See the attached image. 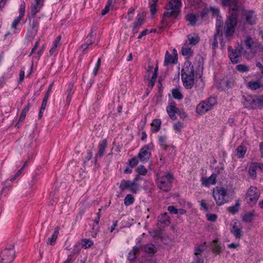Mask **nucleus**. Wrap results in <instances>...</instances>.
Listing matches in <instances>:
<instances>
[{
  "label": "nucleus",
  "instance_id": "nucleus-1",
  "mask_svg": "<svg viewBox=\"0 0 263 263\" xmlns=\"http://www.w3.org/2000/svg\"><path fill=\"white\" fill-rule=\"evenodd\" d=\"M234 10L228 15L224 24L221 16L217 17L216 22V32L221 35L220 45L224 47L225 44L232 39L237 24V15Z\"/></svg>",
  "mask_w": 263,
  "mask_h": 263
},
{
  "label": "nucleus",
  "instance_id": "nucleus-2",
  "mask_svg": "<svg viewBox=\"0 0 263 263\" xmlns=\"http://www.w3.org/2000/svg\"><path fill=\"white\" fill-rule=\"evenodd\" d=\"M157 186L160 190L168 192L171 189L172 181L174 180V177L172 174L160 171L157 173Z\"/></svg>",
  "mask_w": 263,
  "mask_h": 263
},
{
  "label": "nucleus",
  "instance_id": "nucleus-3",
  "mask_svg": "<svg viewBox=\"0 0 263 263\" xmlns=\"http://www.w3.org/2000/svg\"><path fill=\"white\" fill-rule=\"evenodd\" d=\"M217 104V99L215 97H210L206 100L201 101L196 107V112L202 115L210 110Z\"/></svg>",
  "mask_w": 263,
  "mask_h": 263
},
{
  "label": "nucleus",
  "instance_id": "nucleus-4",
  "mask_svg": "<svg viewBox=\"0 0 263 263\" xmlns=\"http://www.w3.org/2000/svg\"><path fill=\"white\" fill-rule=\"evenodd\" d=\"M260 196V191L254 186H251L246 195L247 203L250 205H255Z\"/></svg>",
  "mask_w": 263,
  "mask_h": 263
},
{
  "label": "nucleus",
  "instance_id": "nucleus-5",
  "mask_svg": "<svg viewBox=\"0 0 263 263\" xmlns=\"http://www.w3.org/2000/svg\"><path fill=\"white\" fill-rule=\"evenodd\" d=\"M227 193V190L224 187L217 186L214 189L213 196L217 205H221L226 202L225 197Z\"/></svg>",
  "mask_w": 263,
  "mask_h": 263
},
{
  "label": "nucleus",
  "instance_id": "nucleus-6",
  "mask_svg": "<svg viewBox=\"0 0 263 263\" xmlns=\"http://www.w3.org/2000/svg\"><path fill=\"white\" fill-rule=\"evenodd\" d=\"M257 96L248 95H243L242 97V104L249 109H257Z\"/></svg>",
  "mask_w": 263,
  "mask_h": 263
},
{
  "label": "nucleus",
  "instance_id": "nucleus-7",
  "mask_svg": "<svg viewBox=\"0 0 263 263\" xmlns=\"http://www.w3.org/2000/svg\"><path fill=\"white\" fill-rule=\"evenodd\" d=\"M15 250L13 248L5 249L1 253V263H12L15 258Z\"/></svg>",
  "mask_w": 263,
  "mask_h": 263
},
{
  "label": "nucleus",
  "instance_id": "nucleus-8",
  "mask_svg": "<svg viewBox=\"0 0 263 263\" xmlns=\"http://www.w3.org/2000/svg\"><path fill=\"white\" fill-rule=\"evenodd\" d=\"M119 188L121 192H123L126 189H128L133 193L136 194L138 191L135 182L128 180H122L119 185Z\"/></svg>",
  "mask_w": 263,
  "mask_h": 263
},
{
  "label": "nucleus",
  "instance_id": "nucleus-9",
  "mask_svg": "<svg viewBox=\"0 0 263 263\" xmlns=\"http://www.w3.org/2000/svg\"><path fill=\"white\" fill-rule=\"evenodd\" d=\"M221 3L223 6L230 7L229 15L230 14L231 11L234 10L237 15V18H238V13L240 8L238 6V2L236 0H222Z\"/></svg>",
  "mask_w": 263,
  "mask_h": 263
},
{
  "label": "nucleus",
  "instance_id": "nucleus-10",
  "mask_svg": "<svg viewBox=\"0 0 263 263\" xmlns=\"http://www.w3.org/2000/svg\"><path fill=\"white\" fill-rule=\"evenodd\" d=\"M151 157V152L148 145L143 147L138 155V158L142 162H146Z\"/></svg>",
  "mask_w": 263,
  "mask_h": 263
},
{
  "label": "nucleus",
  "instance_id": "nucleus-11",
  "mask_svg": "<svg viewBox=\"0 0 263 263\" xmlns=\"http://www.w3.org/2000/svg\"><path fill=\"white\" fill-rule=\"evenodd\" d=\"M194 76V69L192 62L189 61H186L183 65L181 70V76Z\"/></svg>",
  "mask_w": 263,
  "mask_h": 263
},
{
  "label": "nucleus",
  "instance_id": "nucleus-12",
  "mask_svg": "<svg viewBox=\"0 0 263 263\" xmlns=\"http://www.w3.org/2000/svg\"><path fill=\"white\" fill-rule=\"evenodd\" d=\"M244 15L246 17V21L248 24L254 25L256 23L257 17L254 11H246Z\"/></svg>",
  "mask_w": 263,
  "mask_h": 263
},
{
  "label": "nucleus",
  "instance_id": "nucleus-13",
  "mask_svg": "<svg viewBox=\"0 0 263 263\" xmlns=\"http://www.w3.org/2000/svg\"><path fill=\"white\" fill-rule=\"evenodd\" d=\"M183 86L186 89H191L194 84V76H181Z\"/></svg>",
  "mask_w": 263,
  "mask_h": 263
},
{
  "label": "nucleus",
  "instance_id": "nucleus-14",
  "mask_svg": "<svg viewBox=\"0 0 263 263\" xmlns=\"http://www.w3.org/2000/svg\"><path fill=\"white\" fill-rule=\"evenodd\" d=\"M229 57L232 63L236 64L239 62V58L240 55L231 47L229 46L228 48Z\"/></svg>",
  "mask_w": 263,
  "mask_h": 263
},
{
  "label": "nucleus",
  "instance_id": "nucleus-15",
  "mask_svg": "<svg viewBox=\"0 0 263 263\" xmlns=\"http://www.w3.org/2000/svg\"><path fill=\"white\" fill-rule=\"evenodd\" d=\"M178 108L176 107L175 102L170 103L166 108V111L170 117L173 119H176V114H178Z\"/></svg>",
  "mask_w": 263,
  "mask_h": 263
},
{
  "label": "nucleus",
  "instance_id": "nucleus-16",
  "mask_svg": "<svg viewBox=\"0 0 263 263\" xmlns=\"http://www.w3.org/2000/svg\"><path fill=\"white\" fill-rule=\"evenodd\" d=\"M172 10L170 12H166L163 13L162 19L161 20V23L163 25V26H166V19L167 18L173 17L174 18H176L179 12V11L175 10L174 9H172Z\"/></svg>",
  "mask_w": 263,
  "mask_h": 263
},
{
  "label": "nucleus",
  "instance_id": "nucleus-17",
  "mask_svg": "<svg viewBox=\"0 0 263 263\" xmlns=\"http://www.w3.org/2000/svg\"><path fill=\"white\" fill-rule=\"evenodd\" d=\"M210 246L212 247V250L214 253L220 254L222 252V248L221 246V243L218 239H214L211 243Z\"/></svg>",
  "mask_w": 263,
  "mask_h": 263
},
{
  "label": "nucleus",
  "instance_id": "nucleus-18",
  "mask_svg": "<svg viewBox=\"0 0 263 263\" xmlns=\"http://www.w3.org/2000/svg\"><path fill=\"white\" fill-rule=\"evenodd\" d=\"M181 6V0H171L167 6L165 7L167 9H174L180 12V8Z\"/></svg>",
  "mask_w": 263,
  "mask_h": 263
},
{
  "label": "nucleus",
  "instance_id": "nucleus-19",
  "mask_svg": "<svg viewBox=\"0 0 263 263\" xmlns=\"http://www.w3.org/2000/svg\"><path fill=\"white\" fill-rule=\"evenodd\" d=\"M144 22V14L143 13H139L136 17V20L135 22L133 28V31L136 33L137 32V29L139 28L143 24Z\"/></svg>",
  "mask_w": 263,
  "mask_h": 263
},
{
  "label": "nucleus",
  "instance_id": "nucleus-20",
  "mask_svg": "<svg viewBox=\"0 0 263 263\" xmlns=\"http://www.w3.org/2000/svg\"><path fill=\"white\" fill-rule=\"evenodd\" d=\"M43 5V2L42 0H34V4L31 7V15L34 17L35 15L38 12Z\"/></svg>",
  "mask_w": 263,
  "mask_h": 263
},
{
  "label": "nucleus",
  "instance_id": "nucleus-21",
  "mask_svg": "<svg viewBox=\"0 0 263 263\" xmlns=\"http://www.w3.org/2000/svg\"><path fill=\"white\" fill-rule=\"evenodd\" d=\"M234 224L231 229V232L237 238H240L242 236V232L239 227L237 225L236 220L233 221Z\"/></svg>",
  "mask_w": 263,
  "mask_h": 263
},
{
  "label": "nucleus",
  "instance_id": "nucleus-22",
  "mask_svg": "<svg viewBox=\"0 0 263 263\" xmlns=\"http://www.w3.org/2000/svg\"><path fill=\"white\" fill-rule=\"evenodd\" d=\"M247 87L252 90H256L263 87V84L259 81H250L247 84Z\"/></svg>",
  "mask_w": 263,
  "mask_h": 263
},
{
  "label": "nucleus",
  "instance_id": "nucleus-23",
  "mask_svg": "<svg viewBox=\"0 0 263 263\" xmlns=\"http://www.w3.org/2000/svg\"><path fill=\"white\" fill-rule=\"evenodd\" d=\"M158 222L161 224V227L168 226L170 222L168 215L166 213L161 214L158 217Z\"/></svg>",
  "mask_w": 263,
  "mask_h": 263
},
{
  "label": "nucleus",
  "instance_id": "nucleus-24",
  "mask_svg": "<svg viewBox=\"0 0 263 263\" xmlns=\"http://www.w3.org/2000/svg\"><path fill=\"white\" fill-rule=\"evenodd\" d=\"M177 62V59L176 57H173L169 53L168 51H166L164 62V65L167 66L170 63L176 64Z\"/></svg>",
  "mask_w": 263,
  "mask_h": 263
},
{
  "label": "nucleus",
  "instance_id": "nucleus-25",
  "mask_svg": "<svg viewBox=\"0 0 263 263\" xmlns=\"http://www.w3.org/2000/svg\"><path fill=\"white\" fill-rule=\"evenodd\" d=\"M73 83L71 82L68 85V88L67 90L65 95H66V102L69 105L71 101L72 96L73 93Z\"/></svg>",
  "mask_w": 263,
  "mask_h": 263
},
{
  "label": "nucleus",
  "instance_id": "nucleus-26",
  "mask_svg": "<svg viewBox=\"0 0 263 263\" xmlns=\"http://www.w3.org/2000/svg\"><path fill=\"white\" fill-rule=\"evenodd\" d=\"M59 227L58 226L56 227L54 229V231L51 236V238H49L48 239V241L47 242V244H50V245L53 246L56 242L57 239L59 234Z\"/></svg>",
  "mask_w": 263,
  "mask_h": 263
},
{
  "label": "nucleus",
  "instance_id": "nucleus-27",
  "mask_svg": "<svg viewBox=\"0 0 263 263\" xmlns=\"http://www.w3.org/2000/svg\"><path fill=\"white\" fill-rule=\"evenodd\" d=\"M217 175L213 174L208 179L202 180V184L205 186H209L211 184H215L216 183Z\"/></svg>",
  "mask_w": 263,
  "mask_h": 263
},
{
  "label": "nucleus",
  "instance_id": "nucleus-28",
  "mask_svg": "<svg viewBox=\"0 0 263 263\" xmlns=\"http://www.w3.org/2000/svg\"><path fill=\"white\" fill-rule=\"evenodd\" d=\"M106 147L107 140L104 139L99 145L98 155L100 157H102L104 155Z\"/></svg>",
  "mask_w": 263,
  "mask_h": 263
},
{
  "label": "nucleus",
  "instance_id": "nucleus-29",
  "mask_svg": "<svg viewBox=\"0 0 263 263\" xmlns=\"http://www.w3.org/2000/svg\"><path fill=\"white\" fill-rule=\"evenodd\" d=\"M61 39V36L59 35L57 36L56 39L54 41L52 47L51 48V49L49 50L50 54L51 55L53 54H54L56 50L57 47H59L61 45V44L60 43V41Z\"/></svg>",
  "mask_w": 263,
  "mask_h": 263
},
{
  "label": "nucleus",
  "instance_id": "nucleus-30",
  "mask_svg": "<svg viewBox=\"0 0 263 263\" xmlns=\"http://www.w3.org/2000/svg\"><path fill=\"white\" fill-rule=\"evenodd\" d=\"M139 252V248L135 246L131 250L128 255V259L131 261L134 260L137 258V254Z\"/></svg>",
  "mask_w": 263,
  "mask_h": 263
},
{
  "label": "nucleus",
  "instance_id": "nucleus-31",
  "mask_svg": "<svg viewBox=\"0 0 263 263\" xmlns=\"http://www.w3.org/2000/svg\"><path fill=\"white\" fill-rule=\"evenodd\" d=\"M257 166V163H252L251 164L249 168V174L250 176L254 179L256 178Z\"/></svg>",
  "mask_w": 263,
  "mask_h": 263
},
{
  "label": "nucleus",
  "instance_id": "nucleus-32",
  "mask_svg": "<svg viewBox=\"0 0 263 263\" xmlns=\"http://www.w3.org/2000/svg\"><path fill=\"white\" fill-rule=\"evenodd\" d=\"M206 242H205L200 245L195 247L194 254L196 256L200 255L206 249Z\"/></svg>",
  "mask_w": 263,
  "mask_h": 263
},
{
  "label": "nucleus",
  "instance_id": "nucleus-33",
  "mask_svg": "<svg viewBox=\"0 0 263 263\" xmlns=\"http://www.w3.org/2000/svg\"><path fill=\"white\" fill-rule=\"evenodd\" d=\"M186 20L192 26H194L197 21V16L193 13H189L186 15Z\"/></svg>",
  "mask_w": 263,
  "mask_h": 263
},
{
  "label": "nucleus",
  "instance_id": "nucleus-34",
  "mask_svg": "<svg viewBox=\"0 0 263 263\" xmlns=\"http://www.w3.org/2000/svg\"><path fill=\"white\" fill-rule=\"evenodd\" d=\"M161 122L160 119H154L151 123L152 131L153 132H158L160 128Z\"/></svg>",
  "mask_w": 263,
  "mask_h": 263
},
{
  "label": "nucleus",
  "instance_id": "nucleus-35",
  "mask_svg": "<svg viewBox=\"0 0 263 263\" xmlns=\"http://www.w3.org/2000/svg\"><path fill=\"white\" fill-rule=\"evenodd\" d=\"M144 251L148 254H154L156 252L157 249L155 246L152 243H148L144 247Z\"/></svg>",
  "mask_w": 263,
  "mask_h": 263
},
{
  "label": "nucleus",
  "instance_id": "nucleus-36",
  "mask_svg": "<svg viewBox=\"0 0 263 263\" xmlns=\"http://www.w3.org/2000/svg\"><path fill=\"white\" fill-rule=\"evenodd\" d=\"M237 155L238 158H243L247 151V147L242 145H241L237 147Z\"/></svg>",
  "mask_w": 263,
  "mask_h": 263
},
{
  "label": "nucleus",
  "instance_id": "nucleus-37",
  "mask_svg": "<svg viewBox=\"0 0 263 263\" xmlns=\"http://www.w3.org/2000/svg\"><path fill=\"white\" fill-rule=\"evenodd\" d=\"M96 33H93L91 30L86 38L85 43L88 46L91 45L96 38Z\"/></svg>",
  "mask_w": 263,
  "mask_h": 263
},
{
  "label": "nucleus",
  "instance_id": "nucleus-38",
  "mask_svg": "<svg viewBox=\"0 0 263 263\" xmlns=\"http://www.w3.org/2000/svg\"><path fill=\"white\" fill-rule=\"evenodd\" d=\"M187 39L189 44L192 46L196 45L200 41V37L197 35L193 36L189 34L187 35Z\"/></svg>",
  "mask_w": 263,
  "mask_h": 263
},
{
  "label": "nucleus",
  "instance_id": "nucleus-39",
  "mask_svg": "<svg viewBox=\"0 0 263 263\" xmlns=\"http://www.w3.org/2000/svg\"><path fill=\"white\" fill-rule=\"evenodd\" d=\"M240 205V204L239 200H237L236 204L228 208V211L233 214H236L238 212Z\"/></svg>",
  "mask_w": 263,
  "mask_h": 263
},
{
  "label": "nucleus",
  "instance_id": "nucleus-40",
  "mask_svg": "<svg viewBox=\"0 0 263 263\" xmlns=\"http://www.w3.org/2000/svg\"><path fill=\"white\" fill-rule=\"evenodd\" d=\"M173 98L175 99L181 100L183 98V95L178 88H175L172 90Z\"/></svg>",
  "mask_w": 263,
  "mask_h": 263
},
{
  "label": "nucleus",
  "instance_id": "nucleus-41",
  "mask_svg": "<svg viewBox=\"0 0 263 263\" xmlns=\"http://www.w3.org/2000/svg\"><path fill=\"white\" fill-rule=\"evenodd\" d=\"M134 201L135 198L131 194L127 195L124 199V203L126 206H129L132 204Z\"/></svg>",
  "mask_w": 263,
  "mask_h": 263
},
{
  "label": "nucleus",
  "instance_id": "nucleus-42",
  "mask_svg": "<svg viewBox=\"0 0 263 263\" xmlns=\"http://www.w3.org/2000/svg\"><path fill=\"white\" fill-rule=\"evenodd\" d=\"M254 214L251 212L246 213L242 217V221L245 222H251L253 221Z\"/></svg>",
  "mask_w": 263,
  "mask_h": 263
},
{
  "label": "nucleus",
  "instance_id": "nucleus-43",
  "mask_svg": "<svg viewBox=\"0 0 263 263\" xmlns=\"http://www.w3.org/2000/svg\"><path fill=\"white\" fill-rule=\"evenodd\" d=\"M31 105L30 103H28L27 105L23 109L21 116L19 119L18 122H22L24 120L26 113L28 111L30 108Z\"/></svg>",
  "mask_w": 263,
  "mask_h": 263
},
{
  "label": "nucleus",
  "instance_id": "nucleus-44",
  "mask_svg": "<svg viewBox=\"0 0 263 263\" xmlns=\"http://www.w3.org/2000/svg\"><path fill=\"white\" fill-rule=\"evenodd\" d=\"M219 36L221 39V35H217V32H215L213 36V39L211 40L212 47L213 49H216L218 47V43L217 41V37Z\"/></svg>",
  "mask_w": 263,
  "mask_h": 263
},
{
  "label": "nucleus",
  "instance_id": "nucleus-45",
  "mask_svg": "<svg viewBox=\"0 0 263 263\" xmlns=\"http://www.w3.org/2000/svg\"><path fill=\"white\" fill-rule=\"evenodd\" d=\"M181 51L183 55L191 57L193 55V52L191 50V47H186L185 45L182 47Z\"/></svg>",
  "mask_w": 263,
  "mask_h": 263
},
{
  "label": "nucleus",
  "instance_id": "nucleus-46",
  "mask_svg": "<svg viewBox=\"0 0 263 263\" xmlns=\"http://www.w3.org/2000/svg\"><path fill=\"white\" fill-rule=\"evenodd\" d=\"M39 25V23L37 20H33L31 24L32 33H33L34 35H35L37 32Z\"/></svg>",
  "mask_w": 263,
  "mask_h": 263
},
{
  "label": "nucleus",
  "instance_id": "nucleus-47",
  "mask_svg": "<svg viewBox=\"0 0 263 263\" xmlns=\"http://www.w3.org/2000/svg\"><path fill=\"white\" fill-rule=\"evenodd\" d=\"M236 69L240 72H246L249 70V66L245 64H239L236 66Z\"/></svg>",
  "mask_w": 263,
  "mask_h": 263
},
{
  "label": "nucleus",
  "instance_id": "nucleus-48",
  "mask_svg": "<svg viewBox=\"0 0 263 263\" xmlns=\"http://www.w3.org/2000/svg\"><path fill=\"white\" fill-rule=\"evenodd\" d=\"M166 137L164 136H161L159 137V142L163 149L166 150L167 145L165 144Z\"/></svg>",
  "mask_w": 263,
  "mask_h": 263
},
{
  "label": "nucleus",
  "instance_id": "nucleus-49",
  "mask_svg": "<svg viewBox=\"0 0 263 263\" xmlns=\"http://www.w3.org/2000/svg\"><path fill=\"white\" fill-rule=\"evenodd\" d=\"M82 241L83 242L82 246L84 247L85 249L90 247L93 244L92 241L90 240L89 239H83L82 240Z\"/></svg>",
  "mask_w": 263,
  "mask_h": 263
},
{
  "label": "nucleus",
  "instance_id": "nucleus-50",
  "mask_svg": "<svg viewBox=\"0 0 263 263\" xmlns=\"http://www.w3.org/2000/svg\"><path fill=\"white\" fill-rule=\"evenodd\" d=\"M183 126V123L181 122H178L177 123H174L173 125V128L176 133H180L181 132V128Z\"/></svg>",
  "mask_w": 263,
  "mask_h": 263
},
{
  "label": "nucleus",
  "instance_id": "nucleus-51",
  "mask_svg": "<svg viewBox=\"0 0 263 263\" xmlns=\"http://www.w3.org/2000/svg\"><path fill=\"white\" fill-rule=\"evenodd\" d=\"M257 108L261 109L263 108V95L257 96Z\"/></svg>",
  "mask_w": 263,
  "mask_h": 263
},
{
  "label": "nucleus",
  "instance_id": "nucleus-52",
  "mask_svg": "<svg viewBox=\"0 0 263 263\" xmlns=\"http://www.w3.org/2000/svg\"><path fill=\"white\" fill-rule=\"evenodd\" d=\"M195 61L194 62V64H197L199 68L200 66H202L203 63V58L200 55H197L195 58Z\"/></svg>",
  "mask_w": 263,
  "mask_h": 263
},
{
  "label": "nucleus",
  "instance_id": "nucleus-53",
  "mask_svg": "<svg viewBox=\"0 0 263 263\" xmlns=\"http://www.w3.org/2000/svg\"><path fill=\"white\" fill-rule=\"evenodd\" d=\"M25 3L24 2H23V3L20 5V8H19V15L18 16H20L21 17H23L25 15Z\"/></svg>",
  "mask_w": 263,
  "mask_h": 263
},
{
  "label": "nucleus",
  "instance_id": "nucleus-54",
  "mask_svg": "<svg viewBox=\"0 0 263 263\" xmlns=\"http://www.w3.org/2000/svg\"><path fill=\"white\" fill-rule=\"evenodd\" d=\"M137 172L142 175H145L147 173V170L145 168L144 165H140L137 168Z\"/></svg>",
  "mask_w": 263,
  "mask_h": 263
},
{
  "label": "nucleus",
  "instance_id": "nucleus-55",
  "mask_svg": "<svg viewBox=\"0 0 263 263\" xmlns=\"http://www.w3.org/2000/svg\"><path fill=\"white\" fill-rule=\"evenodd\" d=\"M245 43L248 49H251L253 46L254 42L251 37H248L247 40L245 41Z\"/></svg>",
  "mask_w": 263,
  "mask_h": 263
},
{
  "label": "nucleus",
  "instance_id": "nucleus-56",
  "mask_svg": "<svg viewBox=\"0 0 263 263\" xmlns=\"http://www.w3.org/2000/svg\"><path fill=\"white\" fill-rule=\"evenodd\" d=\"M22 17L17 16L12 22L11 24V28L16 29L17 25L20 24Z\"/></svg>",
  "mask_w": 263,
  "mask_h": 263
},
{
  "label": "nucleus",
  "instance_id": "nucleus-57",
  "mask_svg": "<svg viewBox=\"0 0 263 263\" xmlns=\"http://www.w3.org/2000/svg\"><path fill=\"white\" fill-rule=\"evenodd\" d=\"M209 10H210V13H211L213 16H217V17H219V10L215 7H210L209 8Z\"/></svg>",
  "mask_w": 263,
  "mask_h": 263
},
{
  "label": "nucleus",
  "instance_id": "nucleus-58",
  "mask_svg": "<svg viewBox=\"0 0 263 263\" xmlns=\"http://www.w3.org/2000/svg\"><path fill=\"white\" fill-rule=\"evenodd\" d=\"M100 66H101V59L99 58L98 60V61L96 64V66H95L93 71V73L95 76L97 75Z\"/></svg>",
  "mask_w": 263,
  "mask_h": 263
},
{
  "label": "nucleus",
  "instance_id": "nucleus-59",
  "mask_svg": "<svg viewBox=\"0 0 263 263\" xmlns=\"http://www.w3.org/2000/svg\"><path fill=\"white\" fill-rule=\"evenodd\" d=\"M138 163V160L136 157H134L129 160V164L130 167H133Z\"/></svg>",
  "mask_w": 263,
  "mask_h": 263
},
{
  "label": "nucleus",
  "instance_id": "nucleus-60",
  "mask_svg": "<svg viewBox=\"0 0 263 263\" xmlns=\"http://www.w3.org/2000/svg\"><path fill=\"white\" fill-rule=\"evenodd\" d=\"M206 217L208 220L210 221H215L217 218V215L214 214H208Z\"/></svg>",
  "mask_w": 263,
  "mask_h": 263
},
{
  "label": "nucleus",
  "instance_id": "nucleus-61",
  "mask_svg": "<svg viewBox=\"0 0 263 263\" xmlns=\"http://www.w3.org/2000/svg\"><path fill=\"white\" fill-rule=\"evenodd\" d=\"M167 210L170 213L173 214H176L178 213V210L173 205H170L168 206Z\"/></svg>",
  "mask_w": 263,
  "mask_h": 263
},
{
  "label": "nucleus",
  "instance_id": "nucleus-62",
  "mask_svg": "<svg viewBox=\"0 0 263 263\" xmlns=\"http://www.w3.org/2000/svg\"><path fill=\"white\" fill-rule=\"evenodd\" d=\"M210 10L209 8H205L203 9L200 13L201 17L202 19H203L209 13H210Z\"/></svg>",
  "mask_w": 263,
  "mask_h": 263
},
{
  "label": "nucleus",
  "instance_id": "nucleus-63",
  "mask_svg": "<svg viewBox=\"0 0 263 263\" xmlns=\"http://www.w3.org/2000/svg\"><path fill=\"white\" fill-rule=\"evenodd\" d=\"M150 11L152 15H154L156 13L157 10L156 3L154 2V3L151 5Z\"/></svg>",
  "mask_w": 263,
  "mask_h": 263
},
{
  "label": "nucleus",
  "instance_id": "nucleus-64",
  "mask_svg": "<svg viewBox=\"0 0 263 263\" xmlns=\"http://www.w3.org/2000/svg\"><path fill=\"white\" fill-rule=\"evenodd\" d=\"M33 142V138L32 137L29 136L26 138V142L25 143L26 145H27L28 147H30Z\"/></svg>",
  "mask_w": 263,
  "mask_h": 263
}]
</instances>
